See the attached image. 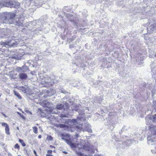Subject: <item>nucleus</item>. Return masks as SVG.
I'll list each match as a JSON object with an SVG mask.
<instances>
[{"instance_id":"c85d7f7f","label":"nucleus","mask_w":156,"mask_h":156,"mask_svg":"<svg viewBox=\"0 0 156 156\" xmlns=\"http://www.w3.org/2000/svg\"><path fill=\"white\" fill-rule=\"evenodd\" d=\"M87 131L89 133L92 132V130L91 129H88L87 130Z\"/></svg>"},{"instance_id":"2f4dec72","label":"nucleus","mask_w":156,"mask_h":156,"mask_svg":"<svg viewBox=\"0 0 156 156\" xmlns=\"http://www.w3.org/2000/svg\"><path fill=\"white\" fill-rule=\"evenodd\" d=\"M46 156H53L52 155L50 154H46Z\"/></svg>"},{"instance_id":"a878e982","label":"nucleus","mask_w":156,"mask_h":156,"mask_svg":"<svg viewBox=\"0 0 156 156\" xmlns=\"http://www.w3.org/2000/svg\"><path fill=\"white\" fill-rule=\"evenodd\" d=\"M52 151L51 150H48L47 151V154H52Z\"/></svg>"},{"instance_id":"39448f33","label":"nucleus","mask_w":156,"mask_h":156,"mask_svg":"<svg viewBox=\"0 0 156 156\" xmlns=\"http://www.w3.org/2000/svg\"><path fill=\"white\" fill-rule=\"evenodd\" d=\"M146 123L147 124H151V120L153 122L156 123V114L152 115L151 117L149 116H147L146 118Z\"/></svg>"},{"instance_id":"f3484780","label":"nucleus","mask_w":156,"mask_h":156,"mask_svg":"<svg viewBox=\"0 0 156 156\" xmlns=\"http://www.w3.org/2000/svg\"><path fill=\"white\" fill-rule=\"evenodd\" d=\"M5 133L7 135H9L10 134V133L9 132V126L5 128Z\"/></svg>"},{"instance_id":"9b49d317","label":"nucleus","mask_w":156,"mask_h":156,"mask_svg":"<svg viewBox=\"0 0 156 156\" xmlns=\"http://www.w3.org/2000/svg\"><path fill=\"white\" fill-rule=\"evenodd\" d=\"M41 104L42 105L43 107H46L49 108H50V104L47 101H43Z\"/></svg>"},{"instance_id":"6e6552de","label":"nucleus","mask_w":156,"mask_h":156,"mask_svg":"<svg viewBox=\"0 0 156 156\" xmlns=\"http://www.w3.org/2000/svg\"><path fill=\"white\" fill-rule=\"evenodd\" d=\"M61 139H62L64 140V141H65L69 145L71 148H74L76 147L75 145L70 140L67 139L63 137H62Z\"/></svg>"},{"instance_id":"f8f14e48","label":"nucleus","mask_w":156,"mask_h":156,"mask_svg":"<svg viewBox=\"0 0 156 156\" xmlns=\"http://www.w3.org/2000/svg\"><path fill=\"white\" fill-rule=\"evenodd\" d=\"M19 76L21 79H26L27 77V74L24 73H20L19 74Z\"/></svg>"},{"instance_id":"a211bd4d","label":"nucleus","mask_w":156,"mask_h":156,"mask_svg":"<svg viewBox=\"0 0 156 156\" xmlns=\"http://www.w3.org/2000/svg\"><path fill=\"white\" fill-rule=\"evenodd\" d=\"M34 132L36 134H37V127L34 126L33 127V128Z\"/></svg>"},{"instance_id":"4be33fe9","label":"nucleus","mask_w":156,"mask_h":156,"mask_svg":"<svg viewBox=\"0 0 156 156\" xmlns=\"http://www.w3.org/2000/svg\"><path fill=\"white\" fill-rule=\"evenodd\" d=\"M47 138L48 140H51L53 139L52 137L51 136H48L47 137Z\"/></svg>"},{"instance_id":"f704fd0d","label":"nucleus","mask_w":156,"mask_h":156,"mask_svg":"<svg viewBox=\"0 0 156 156\" xmlns=\"http://www.w3.org/2000/svg\"><path fill=\"white\" fill-rule=\"evenodd\" d=\"M50 147L51 148H54V147L52 145H50Z\"/></svg>"},{"instance_id":"cd10ccee","label":"nucleus","mask_w":156,"mask_h":156,"mask_svg":"<svg viewBox=\"0 0 156 156\" xmlns=\"http://www.w3.org/2000/svg\"><path fill=\"white\" fill-rule=\"evenodd\" d=\"M59 126L61 128H64L65 126L64 124H60L59 125Z\"/></svg>"},{"instance_id":"7c9ffc66","label":"nucleus","mask_w":156,"mask_h":156,"mask_svg":"<svg viewBox=\"0 0 156 156\" xmlns=\"http://www.w3.org/2000/svg\"><path fill=\"white\" fill-rule=\"evenodd\" d=\"M34 154L36 156H37V153H36V151H35V150H34Z\"/></svg>"},{"instance_id":"0eeeda50","label":"nucleus","mask_w":156,"mask_h":156,"mask_svg":"<svg viewBox=\"0 0 156 156\" xmlns=\"http://www.w3.org/2000/svg\"><path fill=\"white\" fill-rule=\"evenodd\" d=\"M148 143L149 145H156V140H153L151 137H149L147 138ZM155 150H151L152 152L155 153L156 152V146L155 147Z\"/></svg>"},{"instance_id":"e433bc0d","label":"nucleus","mask_w":156,"mask_h":156,"mask_svg":"<svg viewBox=\"0 0 156 156\" xmlns=\"http://www.w3.org/2000/svg\"><path fill=\"white\" fill-rule=\"evenodd\" d=\"M45 82H46V83H49L50 82H49V81H46Z\"/></svg>"},{"instance_id":"aec40b11","label":"nucleus","mask_w":156,"mask_h":156,"mask_svg":"<svg viewBox=\"0 0 156 156\" xmlns=\"http://www.w3.org/2000/svg\"><path fill=\"white\" fill-rule=\"evenodd\" d=\"M1 124L2 126L5 127V128L7 127H7L8 126H9L8 124L7 123H5L1 122Z\"/></svg>"},{"instance_id":"72a5a7b5","label":"nucleus","mask_w":156,"mask_h":156,"mask_svg":"<svg viewBox=\"0 0 156 156\" xmlns=\"http://www.w3.org/2000/svg\"><path fill=\"white\" fill-rule=\"evenodd\" d=\"M63 152L65 154H67V152L66 151H64Z\"/></svg>"},{"instance_id":"f257e3e1","label":"nucleus","mask_w":156,"mask_h":156,"mask_svg":"<svg viewBox=\"0 0 156 156\" xmlns=\"http://www.w3.org/2000/svg\"><path fill=\"white\" fill-rule=\"evenodd\" d=\"M15 14L12 13H9L6 14V16H3L1 18L0 22L4 23H10L9 20H11L15 16Z\"/></svg>"},{"instance_id":"7ed1b4c3","label":"nucleus","mask_w":156,"mask_h":156,"mask_svg":"<svg viewBox=\"0 0 156 156\" xmlns=\"http://www.w3.org/2000/svg\"><path fill=\"white\" fill-rule=\"evenodd\" d=\"M148 129L151 132V134L152 135L148 137H151L153 140H156V126L151 125L148 127Z\"/></svg>"},{"instance_id":"412c9836","label":"nucleus","mask_w":156,"mask_h":156,"mask_svg":"<svg viewBox=\"0 0 156 156\" xmlns=\"http://www.w3.org/2000/svg\"><path fill=\"white\" fill-rule=\"evenodd\" d=\"M153 106L156 109V101H153Z\"/></svg>"},{"instance_id":"1a4fd4ad","label":"nucleus","mask_w":156,"mask_h":156,"mask_svg":"<svg viewBox=\"0 0 156 156\" xmlns=\"http://www.w3.org/2000/svg\"><path fill=\"white\" fill-rule=\"evenodd\" d=\"M150 25L147 29L148 30H151V31L150 32H151L156 30V24L154 22H153L152 23H150Z\"/></svg>"},{"instance_id":"20e7f679","label":"nucleus","mask_w":156,"mask_h":156,"mask_svg":"<svg viewBox=\"0 0 156 156\" xmlns=\"http://www.w3.org/2000/svg\"><path fill=\"white\" fill-rule=\"evenodd\" d=\"M20 5V3L18 2L10 1L7 3L6 6L11 8H17L19 7Z\"/></svg>"},{"instance_id":"a19ab883","label":"nucleus","mask_w":156,"mask_h":156,"mask_svg":"<svg viewBox=\"0 0 156 156\" xmlns=\"http://www.w3.org/2000/svg\"><path fill=\"white\" fill-rule=\"evenodd\" d=\"M155 57H156V54H155Z\"/></svg>"},{"instance_id":"473e14b6","label":"nucleus","mask_w":156,"mask_h":156,"mask_svg":"<svg viewBox=\"0 0 156 156\" xmlns=\"http://www.w3.org/2000/svg\"><path fill=\"white\" fill-rule=\"evenodd\" d=\"M41 135H39L38 136V138H39V139H40L41 138Z\"/></svg>"},{"instance_id":"2eb2a0df","label":"nucleus","mask_w":156,"mask_h":156,"mask_svg":"<svg viewBox=\"0 0 156 156\" xmlns=\"http://www.w3.org/2000/svg\"><path fill=\"white\" fill-rule=\"evenodd\" d=\"M13 92L14 94L19 99H21L22 97L20 95V94L17 92H16L15 90H13Z\"/></svg>"},{"instance_id":"9d476101","label":"nucleus","mask_w":156,"mask_h":156,"mask_svg":"<svg viewBox=\"0 0 156 156\" xmlns=\"http://www.w3.org/2000/svg\"><path fill=\"white\" fill-rule=\"evenodd\" d=\"M0 36L3 37H9L7 31L5 29H2L0 32Z\"/></svg>"},{"instance_id":"c756f323","label":"nucleus","mask_w":156,"mask_h":156,"mask_svg":"<svg viewBox=\"0 0 156 156\" xmlns=\"http://www.w3.org/2000/svg\"><path fill=\"white\" fill-rule=\"evenodd\" d=\"M61 92L63 93V94H65L66 92V91L65 90H62L61 91Z\"/></svg>"},{"instance_id":"ea45409f","label":"nucleus","mask_w":156,"mask_h":156,"mask_svg":"<svg viewBox=\"0 0 156 156\" xmlns=\"http://www.w3.org/2000/svg\"><path fill=\"white\" fill-rule=\"evenodd\" d=\"M4 116H5V117H6V115H4Z\"/></svg>"},{"instance_id":"ddd939ff","label":"nucleus","mask_w":156,"mask_h":156,"mask_svg":"<svg viewBox=\"0 0 156 156\" xmlns=\"http://www.w3.org/2000/svg\"><path fill=\"white\" fill-rule=\"evenodd\" d=\"M19 89L21 90L23 92L25 93L26 92L27 88L26 87L23 86L20 87H18Z\"/></svg>"},{"instance_id":"c9c22d12","label":"nucleus","mask_w":156,"mask_h":156,"mask_svg":"<svg viewBox=\"0 0 156 156\" xmlns=\"http://www.w3.org/2000/svg\"><path fill=\"white\" fill-rule=\"evenodd\" d=\"M9 156H12V155L11 154H9Z\"/></svg>"},{"instance_id":"f03ea898","label":"nucleus","mask_w":156,"mask_h":156,"mask_svg":"<svg viewBox=\"0 0 156 156\" xmlns=\"http://www.w3.org/2000/svg\"><path fill=\"white\" fill-rule=\"evenodd\" d=\"M14 37H13L12 40L9 41H8L5 42H0V44L3 46L6 47V46H9L10 47H15L18 44V43L14 39Z\"/></svg>"},{"instance_id":"423d86ee","label":"nucleus","mask_w":156,"mask_h":156,"mask_svg":"<svg viewBox=\"0 0 156 156\" xmlns=\"http://www.w3.org/2000/svg\"><path fill=\"white\" fill-rule=\"evenodd\" d=\"M80 120V119L79 117L77 118L76 119H73L71 120V122H73L74 125H76V129L77 130H81L82 129V125H79V126L76 125L77 124L80 123V122H79Z\"/></svg>"},{"instance_id":"393cba45","label":"nucleus","mask_w":156,"mask_h":156,"mask_svg":"<svg viewBox=\"0 0 156 156\" xmlns=\"http://www.w3.org/2000/svg\"><path fill=\"white\" fill-rule=\"evenodd\" d=\"M14 147L16 148H17L18 149H19L20 148V146L18 144H16L14 146Z\"/></svg>"},{"instance_id":"b1692460","label":"nucleus","mask_w":156,"mask_h":156,"mask_svg":"<svg viewBox=\"0 0 156 156\" xmlns=\"http://www.w3.org/2000/svg\"><path fill=\"white\" fill-rule=\"evenodd\" d=\"M48 112L49 113L54 114L55 113V112L53 111V110L52 109H50L48 111Z\"/></svg>"},{"instance_id":"bb28decb","label":"nucleus","mask_w":156,"mask_h":156,"mask_svg":"<svg viewBox=\"0 0 156 156\" xmlns=\"http://www.w3.org/2000/svg\"><path fill=\"white\" fill-rule=\"evenodd\" d=\"M77 153L78 156H82L83 154L80 152H77Z\"/></svg>"},{"instance_id":"dca6fc26","label":"nucleus","mask_w":156,"mask_h":156,"mask_svg":"<svg viewBox=\"0 0 156 156\" xmlns=\"http://www.w3.org/2000/svg\"><path fill=\"white\" fill-rule=\"evenodd\" d=\"M64 107V105L62 104H58L56 108L58 110H61Z\"/></svg>"},{"instance_id":"4468645a","label":"nucleus","mask_w":156,"mask_h":156,"mask_svg":"<svg viewBox=\"0 0 156 156\" xmlns=\"http://www.w3.org/2000/svg\"><path fill=\"white\" fill-rule=\"evenodd\" d=\"M16 70L18 73H21L22 72H24L23 70V68H21L19 67H17L16 68Z\"/></svg>"},{"instance_id":"6ab92c4d","label":"nucleus","mask_w":156,"mask_h":156,"mask_svg":"<svg viewBox=\"0 0 156 156\" xmlns=\"http://www.w3.org/2000/svg\"><path fill=\"white\" fill-rule=\"evenodd\" d=\"M19 141L20 142V143H21L22 144V145L24 147V146H25L26 144H25V143H24L23 141V140L20 139L19 140Z\"/></svg>"},{"instance_id":"5701e85b","label":"nucleus","mask_w":156,"mask_h":156,"mask_svg":"<svg viewBox=\"0 0 156 156\" xmlns=\"http://www.w3.org/2000/svg\"><path fill=\"white\" fill-rule=\"evenodd\" d=\"M17 75V74H14L12 75L11 78L13 79H15L16 78V76Z\"/></svg>"},{"instance_id":"4c0bfd02","label":"nucleus","mask_w":156,"mask_h":156,"mask_svg":"<svg viewBox=\"0 0 156 156\" xmlns=\"http://www.w3.org/2000/svg\"><path fill=\"white\" fill-rule=\"evenodd\" d=\"M2 95V94H0V97Z\"/></svg>"},{"instance_id":"58836bf2","label":"nucleus","mask_w":156,"mask_h":156,"mask_svg":"<svg viewBox=\"0 0 156 156\" xmlns=\"http://www.w3.org/2000/svg\"><path fill=\"white\" fill-rule=\"evenodd\" d=\"M143 64V62H141L140 64V65H141V64Z\"/></svg>"}]
</instances>
